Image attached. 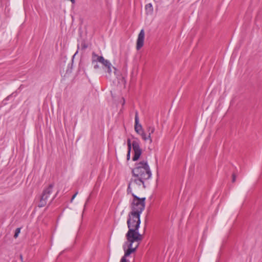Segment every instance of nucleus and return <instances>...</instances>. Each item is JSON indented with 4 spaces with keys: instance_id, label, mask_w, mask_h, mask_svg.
<instances>
[{
    "instance_id": "obj_16",
    "label": "nucleus",
    "mask_w": 262,
    "mask_h": 262,
    "mask_svg": "<svg viewBox=\"0 0 262 262\" xmlns=\"http://www.w3.org/2000/svg\"><path fill=\"white\" fill-rule=\"evenodd\" d=\"M235 179H236L235 176V174H233L232 175V182H234L235 181Z\"/></svg>"
},
{
    "instance_id": "obj_11",
    "label": "nucleus",
    "mask_w": 262,
    "mask_h": 262,
    "mask_svg": "<svg viewBox=\"0 0 262 262\" xmlns=\"http://www.w3.org/2000/svg\"><path fill=\"white\" fill-rule=\"evenodd\" d=\"M135 122V130L137 134H138L141 136V133L142 132H144V131L143 130V128L141 124L139 123V119L138 117V114L137 112L136 113Z\"/></svg>"
},
{
    "instance_id": "obj_12",
    "label": "nucleus",
    "mask_w": 262,
    "mask_h": 262,
    "mask_svg": "<svg viewBox=\"0 0 262 262\" xmlns=\"http://www.w3.org/2000/svg\"><path fill=\"white\" fill-rule=\"evenodd\" d=\"M146 13L147 14H151L153 12V7L151 3L147 4L145 7Z\"/></svg>"
},
{
    "instance_id": "obj_10",
    "label": "nucleus",
    "mask_w": 262,
    "mask_h": 262,
    "mask_svg": "<svg viewBox=\"0 0 262 262\" xmlns=\"http://www.w3.org/2000/svg\"><path fill=\"white\" fill-rule=\"evenodd\" d=\"M145 33L144 30L142 29L140 31L137 41L136 48L137 50H139L144 45Z\"/></svg>"
},
{
    "instance_id": "obj_5",
    "label": "nucleus",
    "mask_w": 262,
    "mask_h": 262,
    "mask_svg": "<svg viewBox=\"0 0 262 262\" xmlns=\"http://www.w3.org/2000/svg\"><path fill=\"white\" fill-rule=\"evenodd\" d=\"M144 182L143 180L133 176L128 185L127 193L132 194L133 193L134 194L135 192L139 191L141 188H145Z\"/></svg>"
},
{
    "instance_id": "obj_9",
    "label": "nucleus",
    "mask_w": 262,
    "mask_h": 262,
    "mask_svg": "<svg viewBox=\"0 0 262 262\" xmlns=\"http://www.w3.org/2000/svg\"><path fill=\"white\" fill-rule=\"evenodd\" d=\"M148 135L145 132L141 133V138L145 141H149V143H151L153 142L152 139L151 138V135L153 134L155 131V128L154 126L149 125L146 128Z\"/></svg>"
},
{
    "instance_id": "obj_1",
    "label": "nucleus",
    "mask_w": 262,
    "mask_h": 262,
    "mask_svg": "<svg viewBox=\"0 0 262 262\" xmlns=\"http://www.w3.org/2000/svg\"><path fill=\"white\" fill-rule=\"evenodd\" d=\"M141 223L140 215L129 213L127 220L128 230L125 235L126 241L124 245L135 246L138 244V246L143 239V235L139 232Z\"/></svg>"
},
{
    "instance_id": "obj_6",
    "label": "nucleus",
    "mask_w": 262,
    "mask_h": 262,
    "mask_svg": "<svg viewBox=\"0 0 262 262\" xmlns=\"http://www.w3.org/2000/svg\"><path fill=\"white\" fill-rule=\"evenodd\" d=\"M132 145L133 146V150L134 151V155L133 157V160L135 161L139 159L142 154V150L140 147V142L138 140H135L133 141L132 143H131L130 140L128 139L127 140L128 149L131 150Z\"/></svg>"
},
{
    "instance_id": "obj_17",
    "label": "nucleus",
    "mask_w": 262,
    "mask_h": 262,
    "mask_svg": "<svg viewBox=\"0 0 262 262\" xmlns=\"http://www.w3.org/2000/svg\"><path fill=\"white\" fill-rule=\"evenodd\" d=\"M82 47L83 49H85L88 47V46L85 43H83L82 44Z\"/></svg>"
},
{
    "instance_id": "obj_15",
    "label": "nucleus",
    "mask_w": 262,
    "mask_h": 262,
    "mask_svg": "<svg viewBox=\"0 0 262 262\" xmlns=\"http://www.w3.org/2000/svg\"><path fill=\"white\" fill-rule=\"evenodd\" d=\"M78 194V192H76L72 196V199H71V202H72L74 200V199H75V198L76 196V195H77Z\"/></svg>"
},
{
    "instance_id": "obj_3",
    "label": "nucleus",
    "mask_w": 262,
    "mask_h": 262,
    "mask_svg": "<svg viewBox=\"0 0 262 262\" xmlns=\"http://www.w3.org/2000/svg\"><path fill=\"white\" fill-rule=\"evenodd\" d=\"M133 199L131 202L130 213L141 215L145 207V198H140L132 193Z\"/></svg>"
},
{
    "instance_id": "obj_8",
    "label": "nucleus",
    "mask_w": 262,
    "mask_h": 262,
    "mask_svg": "<svg viewBox=\"0 0 262 262\" xmlns=\"http://www.w3.org/2000/svg\"><path fill=\"white\" fill-rule=\"evenodd\" d=\"M53 186H54L53 184H50L48 188H46L43 190L42 195L40 201V203L38 205L39 207H42L45 206V205L46 204L47 200H48L49 195L52 192Z\"/></svg>"
},
{
    "instance_id": "obj_13",
    "label": "nucleus",
    "mask_w": 262,
    "mask_h": 262,
    "mask_svg": "<svg viewBox=\"0 0 262 262\" xmlns=\"http://www.w3.org/2000/svg\"><path fill=\"white\" fill-rule=\"evenodd\" d=\"M20 228H17L16 230H15V234H14V237L16 238L19 234L20 233Z\"/></svg>"
},
{
    "instance_id": "obj_7",
    "label": "nucleus",
    "mask_w": 262,
    "mask_h": 262,
    "mask_svg": "<svg viewBox=\"0 0 262 262\" xmlns=\"http://www.w3.org/2000/svg\"><path fill=\"white\" fill-rule=\"evenodd\" d=\"M138 247V244H136L135 246H132L131 247L130 245L123 244V249L124 251V255L121 258L120 262H129L128 260L126 259V257L132 253H134L136 251Z\"/></svg>"
},
{
    "instance_id": "obj_14",
    "label": "nucleus",
    "mask_w": 262,
    "mask_h": 262,
    "mask_svg": "<svg viewBox=\"0 0 262 262\" xmlns=\"http://www.w3.org/2000/svg\"><path fill=\"white\" fill-rule=\"evenodd\" d=\"M131 150L128 149L127 154V160H129L130 159V154Z\"/></svg>"
},
{
    "instance_id": "obj_4",
    "label": "nucleus",
    "mask_w": 262,
    "mask_h": 262,
    "mask_svg": "<svg viewBox=\"0 0 262 262\" xmlns=\"http://www.w3.org/2000/svg\"><path fill=\"white\" fill-rule=\"evenodd\" d=\"M97 62H99L104 66L105 69L106 70V72L111 75L112 73V68L114 69L115 71L114 73H116V69L113 67L111 63L109 60L107 59H105L103 56H99L96 54L95 53L93 52L92 53V63L96 64L94 66V68L95 70L99 69V66L97 64Z\"/></svg>"
},
{
    "instance_id": "obj_2",
    "label": "nucleus",
    "mask_w": 262,
    "mask_h": 262,
    "mask_svg": "<svg viewBox=\"0 0 262 262\" xmlns=\"http://www.w3.org/2000/svg\"><path fill=\"white\" fill-rule=\"evenodd\" d=\"M133 176L146 181L149 179L152 176L151 171L146 160H142L135 165L132 170Z\"/></svg>"
},
{
    "instance_id": "obj_18",
    "label": "nucleus",
    "mask_w": 262,
    "mask_h": 262,
    "mask_svg": "<svg viewBox=\"0 0 262 262\" xmlns=\"http://www.w3.org/2000/svg\"><path fill=\"white\" fill-rule=\"evenodd\" d=\"M124 103H125V100H124V99H123V105L124 104Z\"/></svg>"
}]
</instances>
